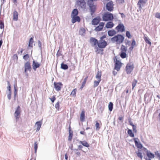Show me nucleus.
Segmentation results:
<instances>
[{"instance_id": "f257e3e1", "label": "nucleus", "mask_w": 160, "mask_h": 160, "mask_svg": "<svg viewBox=\"0 0 160 160\" xmlns=\"http://www.w3.org/2000/svg\"><path fill=\"white\" fill-rule=\"evenodd\" d=\"M125 38L124 36L120 34H118L111 38V41L113 43L116 42L117 43H122L124 40Z\"/></svg>"}, {"instance_id": "f03ea898", "label": "nucleus", "mask_w": 160, "mask_h": 160, "mask_svg": "<svg viewBox=\"0 0 160 160\" xmlns=\"http://www.w3.org/2000/svg\"><path fill=\"white\" fill-rule=\"evenodd\" d=\"M97 0H88L87 3L89 6L91 12V14L92 15L95 12L96 9V5H94V1Z\"/></svg>"}, {"instance_id": "7ed1b4c3", "label": "nucleus", "mask_w": 160, "mask_h": 160, "mask_svg": "<svg viewBox=\"0 0 160 160\" xmlns=\"http://www.w3.org/2000/svg\"><path fill=\"white\" fill-rule=\"evenodd\" d=\"M102 18L103 21H107L112 20L114 18L112 13H109L108 12H105L103 15Z\"/></svg>"}, {"instance_id": "20e7f679", "label": "nucleus", "mask_w": 160, "mask_h": 160, "mask_svg": "<svg viewBox=\"0 0 160 160\" xmlns=\"http://www.w3.org/2000/svg\"><path fill=\"white\" fill-rule=\"evenodd\" d=\"M134 68L133 63L132 62L128 63L125 67L126 71L128 74H130Z\"/></svg>"}, {"instance_id": "39448f33", "label": "nucleus", "mask_w": 160, "mask_h": 160, "mask_svg": "<svg viewBox=\"0 0 160 160\" xmlns=\"http://www.w3.org/2000/svg\"><path fill=\"white\" fill-rule=\"evenodd\" d=\"M113 60L115 62L114 69L118 71L120 69L122 63L119 60H117L116 56L114 58Z\"/></svg>"}, {"instance_id": "423d86ee", "label": "nucleus", "mask_w": 160, "mask_h": 160, "mask_svg": "<svg viewBox=\"0 0 160 160\" xmlns=\"http://www.w3.org/2000/svg\"><path fill=\"white\" fill-rule=\"evenodd\" d=\"M132 140H134L136 147L138 148L141 149L142 147V145L140 142L139 139L138 138H134L129 140L130 142H131Z\"/></svg>"}, {"instance_id": "0eeeda50", "label": "nucleus", "mask_w": 160, "mask_h": 160, "mask_svg": "<svg viewBox=\"0 0 160 160\" xmlns=\"http://www.w3.org/2000/svg\"><path fill=\"white\" fill-rule=\"evenodd\" d=\"M31 68L30 62L29 61L25 63L24 65V72L26 75H28L27 71H31Z\"/></svg>"}, {"instance_id": "6e6552de", "label": "nucleus", "mask_w": 160, "mask_h": 160, "mask_svg": "<svg viewBox=\"0 0 160 160\" xmlns=\"http://www.w3.org/2000/svg\"><path fill=\"white\" fill-rule=\"evenodd\" d=\"M90 43L92 44V47H95V48L97 47L98 43V41L95 38L91 37L89 41Z\"/></svg>"}, {"instance_id": "1a4fd4ad", "label": "nucleus", "mask_w": 160, "mask_h": 160, "mask_svg": "<svg viewBox=\"0 0 160 160\" xmlns=\"http://www.w3.org/2000/svg\"><path fill=\"white\" fill-rule=\"evenodd\" d=\"M106 9L109 12H111L113 9V4L112 1H110L108 2L106 6Z\"/></svg>"}, {"instance_id": "9d476101", "label": "nucleus", "mask_w": 160, "mask_h": 160, "mask_svg": "<svg viewBox=\"0 0 160 160\" xmlns=\"http://www.w3.org/2000/svg\"><path fill=\"white\" fill-rule=\"evenodd\" d=\"M53 85L55 89L57 91H60L63 86V84L61 82H54Z\"/></svg>"}, {"instance_id": "9b49d317", "label": "nucleus", "mask_w": 160, "mask_h": 160, "mask_svg": "<svg viewBox=\"0 0 160 160\" xmlns=\"http://www.w3.org/2000/svg\"><path fill=\"white\" fill-rule=\"evenodd\" d=\"M21 108L19 106H18L15 111L14 113L15 117L17 120L19 119L20 114L21 112Z\"/></svg>"}, {"instance_id": "f8f14e48", "label": "nucleus", "mask_w": 160, "mask_h": 160, "mask_svg": "<svg viewBox=\"0 0 160 160\" xmlns=\"http://www.w3.org/2000/svg\"><path fill=\"white\" fill-rule=\"evenodd\" d=\"M108 43L105 40H99L98 41V47L104 48L108 45Z\"/></svg>"}, {"instance_id": "ddd939ff", "label": "nucleus", "mask_w": 160, "mask_h": 160, "mask_svg": "<svg viewBox=\"0 0 160 160\" xmlns=\"http://www.w3.org/2000/svg\"><path fill=\"white\" fill-rule=\"evenodd\" d=\"M77 4L81 8L85 9L86 8V3L84 0H80L77 1Z\"/></svg>"}, {"instance_id": "4468645a", "label": "nucleus", "mask_w": 160, "mask_h": 160, "mask_svg": "<svg viewBox=\"0 0 160 160\" xmlns=\"http://www.w3.org/2000/svg\"><path fill=\"white\" fill-rule=\"evenodd\" d=\"M101 19L99 16H97L94 18L92 21V24L93 25H97L100 22Z\"/></svg>"}, {"instance_id": "2eb2a0df", "label": "nucleus", "mask_w": 160, "mask_h": 160, "mask_svg": "<svg viewBox=\"0 0 160 160\" xmlns=\"http://www.w3.org/2000/svg\"><path fill=\"white\" fill-rule=\"evenodd\" d=\"M115 29L118 30V32H122L125 30V27L123 24H119L116 27Z\"/></svg>"}, {"instance_id": "dca6fc26", "label": "nucleus", "mask_w": 160, "mask_h": 160, "mask_svg": "<svg viewBox=\"0 0 160 160\" xmlns=\"http://www.w3.org/2000/svg\"><path fill=\"white\" fill-rule=\"evenodd\" d=\"M146 3V2L144 0H139L137 3V6L138 7L139 9L141 10L142 7Z\"/></svg>"}, {"instance_id": "f3484780", "label": "nucleus", "mask_w": 160, "mask_h": 160, "mask_svg": "<svg viewBox=\"0 0 160 160\" xmlns=\"http://www.w3.org/2000/svg\"><path fill=\"white\" fill-rule=\"evenodd\" d=\"M40 65V64L37 61H36L34 60L32 61V68L34 71H36L37 69L39 68Z\"/></svg>"}, {"instance_id": "a211bd4d", "label": "nucleus", "mask_w": 160, "mask_h": 160, "mask_svg": "<svg viewBox=\"0 0 160 160\" xmlns=\"http://www.w3.org/2000/svg\"><path fill=\"white\" fill-rule=\"evenodd\" d=\"M103 48L99 47H96L95 48L96 49L95 52H96L97 54H100L102 55L103 54Z\"/></svg>"}, {"instance_id": "6ab92c4d", "label": "nucleus", "mask_w": 160, "mask_h": 160, "mask_svg": "<svg viewBox=\"0 0 160 160\" xmlns=\"http://www.w3.org/2000/svg\"><path fill=\"white\" fill-rule=\"evenodd\" d=\"M72 18V22L73 23H74L76 22H79L81 21L80 18L78 16L71 17Z\"/></svg>"}, {"instance_id": "aec40b11", "label": "nucleus", "mask_w": 160, "mask_h": 160, "mask_svg": "<svg viewBox=\"0 0 160 160\" xmlns=\"http://www.w3.org/2000/svg\"><path fill=\"white\" fill-rule=\"evenodd\" d=\"M149 95L148 93H146L144 95V100L145 103H148L150 102L151 100V97L149 98Z\"/></svg>"}, {"instance_id": "412c9836", "label": "nucleus", "mask_w": 160, "mask_h": 160, "mask_svg": "<svg viewBox=\"0 0 160 160\" xmlns=\"http://www.w3.org/2000/svg\"><path fill=\"white\" fill-rule=\"evenodd\" d=\"M69 135L68 136V140L69 141H71L72 139V138L73 136V131L72 130L71 126H70V123L69 124Z\"/></svg>"}, {"instance_id": "4be33fe9", "label": "nucleus", "mask_w": 160, "mask_h": 160, "mask_svg": "<svg viewBox=\"0 0 160 160\" xmlns=\"http://www.w3.org/2000/svg\"><path fill=\"white\" fill-rule=\"evenodd\" d=\"M117 33L116 31L114 29H111L108 30V35L110 37H112L115 35Z\"/></svg>"}, {"instance_id": "5701e85b", "label": "nucleus", "mask_w": 160, "mask_h": 160, "mask_svg": "<svg viewBox=\"0 0 160 160\" xmlns=\"http://www.w3.org/2000/svg\"><path fill=\"white\" fill-rule=\"evenodd\" d=\"M42 124V122L40 121H37L36 122L35 125L37 127V132H38L40 130Z\"/></svg>"}, {"instance_id": "b1692460", "label": "nucleus", "mask_w": 160, "mask_h": 160, "mask_svg": "<svg viewBox=\"0 0 160 160\" xmlns=\"http://www.w3.org/2000/svg\"><path fill=\"white\" fill-rule=\"evenodd\" d=\"M18 14L16 10H15L13 12V19L14 21H17L18 19Z\"/></svg>"}, {"instance_id": "393cba45", "label": "nucleus", "mask_w": 160, "mask_h": 160, "mask_svg": "<svg viewBox=\"0 0 160 160\" xmlns=\"http://www.w3.org/2000/svg\"><path fill=\"white\" fill-rule=\"evenodd\" d=\"M114 25V24L112 22L110 21L108 22L106 24L105 27L107 28H112Z\"/></svg>"}, {"instance_id": "a878e982", "label": "nucleus", "mask_w": 160, "mask_h": 160, "mask_svg": "<svg viewBox=\"0 0 160 160\" xmlns=\"http://www.w3.org/2000/svg\"><path fill=\"white\" fill-rule=\"evenodd\" d=\"M147 156L149 158H153L155 157V154L148 150L146 152Z\"/></svg>"}, {"instance_id": "bb28decb", "label": "nucleus", "mask_w": 160, "mask_h": 160, "mask_svg": "<svg viewBox=\"0 0 160 160\" xmlns=\"http://www.w3.org/2000/svg\"><path fill=\"white\" fill-rule=\"evenodd\" d=\"M78 11L77 8H75L72 11L71 16V17L76 16L78 15Z\"/></svg>"}, {"instance_id": "cd10ccee", "label": "nucleus", "mask_w": 160, "mask_h": 160, "mask_svg": "<svg viewBox=\"0 0 160 160\" xmlns=\"http://www.w3.org/2000/svg\"><path fill=\"white\" fill-rule=\"evenodd\" d=\"M79 143H80L83 146L86 147L88 148L90 147V145L85 140L83 141H80Z\"/></svg>"}, {"instance_id": "c85d7f7f", "label": "nucleus", "mask_w": 160, "mask_h": 160, "mask_svg": "<svg viewBox=\"0 0 160 160\" xmlns=\"http://www.w3.org/2000/svg\"><path fill=\"white\" fill-rule=\"evenodd\" d=\"M68 68V66L67 64H64L63 62L61 64V68L64 70H66Z\"/></svg>"}, {"instance_id": "c756f323", "label": "nucleus", "mask_w": 160, "mask_h": 160, "mask_svg": "<svg viewBox=\"0 0 160 160\" xmlns=\"http://www.w3.org/2000/svg\"><path fill=\"white\" fill-rule=\"evenodd\" d=\"M127 133L129 136L132 137L133 138L134 137V132H133L132 130L129 129H128L127 131Z\"/></svg>"}, {"instance_id": "7c9ffc66", "label": "nucleus", "mask_w": 160, "mask_h": 160, "mask_svg": "<svg viewBox=\"0 0 160 160\" xmlns=\"http://www.w3.org/2000/svg\"><path fill=\"white\" fill-rule=\"evenodd\" d=\"M85 119V112L84 111L82 112L80 115V119L82 122H83Z\"/></svg>"}, {"instance_id": "2f4dec72", "label": "nucleus", "mask_w": 160, "mask_h": 160, "mask_svg": "<svg viewBox=\"0 0 160 160\" xmlns=\"http://www.w3.org/2000/svg\"><path fill=\"white\" fill-rule=\"evenodd\" d=\"M102 72L101 71H98L96 76V78L98 80H101Z\"/></svg>"}, {"instance_id": "473e14b6", "label": "nucleus", "mask_w": 160, "mask_h": 160, "mask_svg": "<svg viewBox=\"0 0 160 160\" xmlns=\"http://www.w3.org/2000/svg\"><path fill=\"white\" fill-rule=\"evenodd\" d=\"M38 46L39 48V49L40 50V53L41 54H42V43L41 42L40 40H38Z\"/></svg>"}, {"instance_id": "72a5a7b5", "label": "nucleus", "mask_w": 160, "mask_h": 160, "mask_svg": "<svg viewBox=\"0 0 160 160\" xmlns=\"http://www.w3.org/2000/svg\"><path fill=\"white\" fill-rule=\"evenodd\" d=\"M140 151H141V150H138V151H136V152L138 157L140 158L141 159H142L143 158V156L142 155V153H141Z\"/></svg>"}, {"instance_id": "f704fd0d", "label": "nucleus", "mask_w": 160, "mask_h": 160, "mask_svg": "<svg viewBox=\"0 0 160 160\" xmlns=\"http://www.w3.org/2000/svg\"><path fill=\"white\" fill-rule=\"evenodd\" d=\"M144 40L149 45H151L152 43L148 37H145Z\"/></svg>"}, {"instance_id": "c9c22d12", "label": "nucleus", "mask_w": 160, "mask_h": 160, "mask_svg": "<svg viewBox=\"0 0 160 160\" xmlns=\"http://www.w3.org/2000/svg\"><path fill=\"white\" fill-rule=\"evenodd\" d=\"M113 103L111 102H110L108 104V109L111 112L113 108Z\"/></svg>"}, {"instance_id": "e433bc0d", "label": "nucleus", "mask_w": 160, "mask_h": 160, "mask_svg": "<svg viewBox=\"0 0 160 160\" xmlns=\"http://www.w3.org/2000/svg\"><path fill=\"white\" fill-rule=\"evenodd\" d=\"M138 82V81L136 79H134L132 82V89H133L135 87Z\"/></svg>"}, {"instance_id": "4c0bfd02", "label": "nucleus", "mask_w": 160, "mask_h": 160, "mask_svg": "<svg viewBox=\"0 0 160 160\" xmlns=\"http://www.w3.org/2000/svg\"><path fill=\"white\" fill-rule=\"evenodd\" d=\"M17 85L14 84V100H15L16 98V97L17 94V89L16 88Z\"/></svg>"}, {"instance_id": "58836bf2", "label": "nucleus", "mask_w": 160, "mask_h": 160, "mask_svg": "<svg viewBox=\"0 0 160 160\" xmlns=\"http://www.w3.org/2000/svg\"><path fill=\"white\" fill-rule=\"evenodd\" d=\"M127 55L126 52H121L120 54L121 57L123 59L127 57Z\"/></svg>"}, {"instance_id": "ea45409f", "label": "nucleus", "mask_w": 160, "mask_h": 160, "mask_svg": "<svg viewBox=\"0 0 160 160\" xmlns=\"http://www.w3.org/2000/svg\"><path fill=\"white\" fill-rule=\"evenodd\" d=\"M101 80L98 79V81H94V82L93 87H96L98 86Z\"/></svg>"}, {"instance_id": "a19ab883", "label": "nucleus", "mask_w": 160, "mask_h": 160, "mask_svg": "<svg viewBox=\"0 0 160 160\" xmlns=\"http://www.w3.org/2000/svg\"><path fill=\"white\" fill-rule=\"evenodd\" d=\"M104 106H100L98 110V112L100 113H102L104 109Z\"/></svg>"}, {"instance_id": "79ce46f5", "label": "nucleus", "mask_w": 160, "mask_h": 160, "mask_svg": "<svg viewBox=\"0 0 160 160\" xmlns=\"http://www.w3.org/2000/svg\"><path fill=\"white\" fill-rule=\"evenodd\" d=\"M34 152L36 153L38 148V144L37 142H35L34 143Z\"/></svg>"}, {"instance_id": "37998d69", "label": "nucleus", "mask_w": 160, "mask_h": 160, "mask_svg": "<svg viewBox=\"0 0 160 160\" xmlns=\"http://www.w3.org/2000/svg\"><path fill=\"white\" fill-rule=\"evenodd\" d=\"M121 52H126L127 50V49L125 46L122 45L121 46Z\"/></svg>"}, {"instance_id": "c03bdc74", "label": "nucleus", "mask_w": 160, "mask_h": 160, "mask_svg": "<svg viewBox=\"0 0 160 160\" xmlns=\"http://www.w3.org/2000/svg\"><path fill=\"white\" fill-rule=\"evenodd\" d=\"M7 82H8V87H7V89L8 90L9 93H12L11 87L10 84L9 82L8 81Z\"/></svg>"}, {"instance_id": "a18cd8bd", "label": "nucleus", "mask_w": 160, "mask_h": 160, "mask_svg": "<svg viewBox=\"0 0 160 160\" xmlns=\"http://www.w3.org/2000/svg\"><path fill=\"white\" fill-rule=\"evenodd\" d=\"M102 29L103 28H102V27L100 26H99V25L96 27L94 29V30L96 31H102Z\"/></svg>"}, {"instance_id": "49530a36", "label": "nucleus", "mask_w": 160, "mask_h": 160, "mask_svg": "<svg viewBox=\"0 0 160 160\" xmlns=\"http://www.w3.org/2000/svg\"><path fill=\"white\" fill-rule=\"evenodd\" d=\"M29 58V55L27 54L24 55L23 57V59L25 61H27Z\"/></svg>"}, {"instance_id": "de8ad7c7", "label": "nucleus", "mask_w": 160, "mask_h": 160, "mask_svg": "<svg viewBox=\"0 0 160 160\" xmlns=\"http://www.w3.org/2000/svg\"><path fill=\"white\" fill-rule=\"evenodd\" d=\"M126 36L128 38H130L131 37V33L129 31H127L126 32Z\"/></svg>"}, {"instance_id": "09e8293b", "label": "nucleus", "mask_w": 160, "mask_h": 160, "mask_svg": "<svg viewBox=\"0 0 160 160\" xmlns=\"http://www.w3.org/2000/svg\"><path fill=\"white\" fill-rule=\"evenodd\" d=\"M4 22L0 20V28L1 29H4Z\"/></svg>"}, {"instance_id": "8fccbe9b", "label": "nucleus", "mask_w": 160, "mask_h": 160, "mask_svg": "<svg viewBox=\"0 0 160 160\" xmlns=\"http://www.w3.org/2000/svg\"><path fill=\"white\" fill-rule=\"evenodd\" d=\"M155 155L158 158V160H160V152L157 151L155 152Z\"/></svg>"}, {"instance_id": "3c124183", "label": "nucleus", "mask_w": 160, "mask_h": 160, "mask_svg": "<svg viewBox=\"0 0 160 160\" xmlns=\"http://www.w3.org/2000/svg\"><path fill=\"white\" fill-rule=\"evenodd\" d=\"M99 123L98 122V121L96 122V124H95V127H96V130L98 131L100 129V127H99Z\"/></svg>"}, {"instance_id": "603ef678", "label": "nucleus", "mask_w": 160, "mask_h": 160, "mask_svg": "<svg viewBox=\"0 0 160 160\" xmlns=\"http://www.w3.org/2000/svg\"><path fill=\"white\" fill-rule=\"evenodd\" d=\"M77 92V89L75 88L72 91L71 95H72L73 96H76V92Z\"/></svg>"}, {"instance_id": "864d4df0", "label": "nucleus", "mask_w": 160, "mask_h": 160, "mask_svg": "<svg viewBox=\"0 0 160 160\" xmlns=\"http://www.w3.org/2000/svg\"><path fill=\"white\" fill-rule=\"evenodd\" d=\"M60 107V102L59 101H58L55 105V107L58 110H59Z\"/></svg>"}, {"instance_id": "5fc2aeb1", "label": "nucleus", "mask_w": 160, "mask_h": 160, "mask_svg": "<svg viewBox=\"0 0 160 160\" xmlns=\"http://www.w3.org/2000/svg\"><path fill=\"white\" fill-rule=\"evenodd\" d=\"M133 131L135 133H136L137 132V130L136 129L137 127L136 125L134 124L132 126Z\"/></svg>"}, {"instance_id": "6e6d98bb", "label": "nucleus", "mask_w": 160, "mask_h": 160, "mask_svg": "<svg viewBox=\"0 0 160 160\" xmlns=\"http://www.w3.org/2000/svg\"><path fill=\"white\" fill-rule=\"evenodd\" d=\"M61 55H62V51H60L59 49L57 53L56 56L57 57H59Z\"/></svg>"}, {"instance_id": "4d7b16f0", "label": "nucleus", "mask_w": 160, "mask_h": 160, "mask_svg": "<svg viewBox=\"0 0 160 160\" xmlns=\"http://www.w3.org/2000/svg\"><path fill=\"white\" fill-rule=\"evenodd\" d=\"M125 43L126 45H130V41L127 39H126L125 40Z\"/></svg>"}, {"instance_id": "13d9d810", "label": "nucleus", "mask_w": 160, "mask_h": 160, "mask_svg": "<svg viewBox=\"0 0 160 160\" xmlns=\"http://www.w3.org/2000/svg\"><path fill=\"white\" fill-rule=\"evenodd\" d=\"M155 18L160 19V13L157 12L155 14Z\"/></svg>"}, {"instance_id": "bf43d9fd", "label": "nucleus", "mask_w": 160, "mask_h": 160, "mask_svg": "<svg viewBox=\"0 0 160 160\" xmlns=\"http://www.w3.org/2000/svg\"><path fill=\"white\" fill-rule=\"evenodd\" d=\"M12 58L13 60H16L17 61H18V55L16 54H14L12 56Z\"/></svg>"}, {"instance_id": "052dcab7", "label": "nucleus", "mask_w": 160, "mask_h": 160, "mask_svg": "<svg viewBox=\"0 0 160 160\" xmlns=\"http://www.w3.org/2000/svg\"><path fill=\"white\" fill-rule=\"evenodd\" d=\"M128 122L130 125L132 126L134 125V124L131 121V118H130V117H129L128 118Z\"/></svg>"}, {"instance_id": "680f3d73", "label": "nucleus", "mask_w": 160, "mask_h": 160, "mask_svg": "<svg viewBox=\"0 0 160 160\" xmlns=\"http://www.w3.org/2000/svg\"><path fill=\"white\" fill-rule=\"evenodd\" d=\"M49 99L51 100L52 102L53 103L56 100V98L55 96H53L51 98H49Z\"/></svg>"}, {"instance_id": "e2e57ef3", "label": "nucleus", "mask_w": 160, "mask_h": 160, "mask_svg": "<svg viewBox=\"0 0 160 160\" xmlns=\"http://www.w3.org/2000/svg\"><path fill=\"white\" fill-rule=\"evenodd\" d=\"M88 78V77H86L84 79V80L82 83V85H83V86H85V85L86 83V82Z\"/></svg>"}, {"instance_id": "0e129e2a", "label": "nucleus", "mask_w": 160, "mask_h": 160, "mask_svg": "<svg viewBox=\"0 0 160 160\" xmlns=\"http://www.w3.org/2000/svg\"><path fill=\"white\" fill-rule=\"evenodd\" d=\"M136 41L134 39H132V43L131 45L134 47V46L136 45Z\"/></svg>"}, {"instance_id": "69168bd1", "label": "nucleus", "mask_w": 160, "mask_h": 160, "mask_svg": "<svg viewBox=\"0 0 160 160\" xmlns=\"http://www.w3.org/2000/svg\"><path fill=\"white\" fill-rule=\"evenodd\" d=\"M156 113H159V114L158 116V118L159 119V120L160 121V109H158L156 110V111L155 112Z\"/></svg>"}, {"instance_id": "338daca9", "label": "nucleus", "mask_w": 160, "mask_h": 160, "mask_svg": "<svg viewBox=\"0 0 160 160\" xmlns=\"http://www.w3.org/2000/svg\"><path fill=\"white\" fill-rule=\"evenodd\" d=\"M106 36L107 35L105 34L103 35L102 36L100 37V40H104V39L106 38Z\"/></svg>"}, {"instance_id": "774afa93", "label": "nucleus", "mask_w": 160, "mask_h": 160, "mask_svg": "<svg viewBox=\"0 0 160 160\" xmlns=\"http://www.w3.org/2000/svg\"><path fill=\"white\" fill-rule=\"evenodd\" d=\"M33 37H32L30 38L29 42L31 43H33Z\"/></svg>"}]
</instances>
